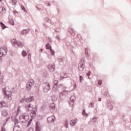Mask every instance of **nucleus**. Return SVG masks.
Returning <instances> with one entry per match:
<instances>
[{
    "label": "nucleus",
    "mask_w": 131,
    "mask_h": 131,
    "mask_svg": "<svg viewBox=\"0 0 131 131\" xmlns=\"http://www.w3.org/2000/svg\"><path fill=\"white\" fill-rule=\"evenodd\" d=\"M33 105L31 104H27L25 105V108L26 109L27 112H30V116L32 119H35L36 116V112L34 111Z\"/></svg>",
    "instance_id": "nucleus-1"
},
{
    "label": "nucleus",
    "mask_w": 131,
    "mask_h": 131,
    "mask_svg": "<svg viewBox=\"0 0 131 131\" xmlns=\"http://www.w3.org/2000/svg\"><path fill=\"white\" fill-rule=\"evenodd\" d=\"M19 119L23 123H26L29 120V116L27 114H23L19 117Z\"/></svg>",
    "instance_id": "nucleus-2"
},
{
    "label": "nucleus",
    "mask_w": 131,
    "mask_h": 131,
    "mask_svg": "<svg viewBox=\"0 0 131 131\" xmlns=\"http://www.w3.org/2000/svg\"><path fill=\"white\" fill-rule=\"evenodd\" d=\"M3 92L4 93V95L5 96V98H7L8 100L11 101L12 100V92L11 91H7V88H5L3 89Z\"/></svg>",
    "instance_id": "nucleus-3"
},
{
    "label": "nucleus",
    "mask_w": 131,
    "mask_h": 131,
    "mask_svg": "<svg viewBox=\"0 0 131 131\" xmlns=\"http://www.w3.org/2000/svg\"><path fill=\"white\" fill-rule=\"evenodd\" d=\"M85 60L84 59H82L78 64V68L79 71H83L84 67H85V63L84 61Z\"/></svg>",
    "instance_id": "nucleus-4"
},
{
    "label": "nucleus",
    "mask_w": 131,
    "mask_h": 131,
    "mask_svg": "<svg viewBox=\"0 0 131 131\" xmlns=\"http://www.w3.org/2000/svg\"><path fill=\"white\" fill-rule=\"evenodd\" d=\"M7 53H8V48H7V47L4 46L0 48V57L6 56Z\"/></svg>",
    "instance_id": "nucleus-5"
},
{
    "label": "nucleus",
    "mask_w": 131,
    "mask_h": 131,
    "mask_svg": "<svg viewBox=\"0 0 131 131\" xmlns=\"http://www.w3.org/2000/svg\"><path fill=\"white\" fill-rule=\"evenodd\" d=\"M43 92H45V93H48V92L51 90V85H50L49 82L43 83Z\"/></svg>",
    "instance_id": "nucleus-6"
},
{
    "label": "nucleus",
    "mask_w": 131,
    "mask_h": 131,
    "mask_svg": "<svg viewBox=\"0 0 131 131\" xmlns=\"http://www.w3.org/2000/svg\"><path fill=\"white\" fill-rule=\"evenodd\" d=\"M32 85H34V81L33 80H29L27 83L26 90L27 91H30Z\"/></svg>",
    "instance_id": "nucleus-7"
},
{
    "label": "nucleus",
    "mask_w": 131,
    "mask_h": 131,
    "mask_svg": "<svg viewBox=\"0 0 131 131\" xmlns=\"http://www.w3.org/2000/svg\"><path fill=\"white\" fill-rule=\"evenodd\" d=\"M75 96H71L70 97V101L69 102V105L70 107H73V105H74V101L75 100Z\"/></svg>",
    "instance_id": "nucleus-8"
},
{
    "label": "nucleus",
    "mask_w": 131,
    "mask_h": 131,
    "mask_svg": "<svg viewBox=\"0 0 131 131\" xmlns=\"http://www.w3.org/2000/svg\"><path fill=\"white\" fill-rule=\"evenodd\" d=\"M46 47L47 50H50L52 56H54V55H55V51L52 49V46H50V43H47Z\"/></svg>",
    "instance_id": "nucleus-9"
},
{
    "label": "nucleus",
    "mask_w": 131,
    "mask_h": 131,
    "mask_svg": "<svg viewBox=\"0 0 131 131\" xmlns=\"http://www.w3.org/2000/svg\"><path fill=\"white\" fill-rule=\"evenodd\" d=\"M56 118H55V116H51L50 117H48L47 118V121L48 123H53L55 121V119Z\"/></svg>",
    "instance_id": "nucleus-10"
},
{
    "label": "nucleus",
    "mask_w": 131,
    "mask_h": 131,
    "mask_svg": "<svg viewBox=\"0 0 131 131\" xmlns=\"http://www.w3.org/2000/svg\"><path fill=\"white\" fill-rule=\"evenodd\" d=\"M25 101L26 102V103L33 102V101H34V97H33V96H30L29 97H25Z\"/></svg>",
    "instance_id": "nucleus-11"
},
{
    "label": "nucleus",
    "mask_w": 131,
    "mask_h": 131,
    "mask_svg": "<svg viewBox=\"0 0 131 131\" xmlns=\"http://www.w3.org/2000/svg\"><path fill=\"white\" fill-rule=\"evenodd\" d=\"M35 129H36V131L41 130V125L40 124V122H36Z\"/></svg>",
    "instance_id": "nucleus-12"
},
{
    "label": "nucleus",
    "mask_w": 131,
    "mask_h": 131,
    "mask_svg": "<svg viewBox=\"0 0 131 131\" xmlns=\"http://www.w3.org/2000/svg\"><path fill=\"white\" fill-rule=\"evenodd\" d=\"M47 68L50 70V72H54V71H55V65L50 64L47 66Z\"/></svg>",
    "instance_id": "nucleus-13"
},
{
    "label": "nucleus",
    "mask_w": 131,
    "mask_h": 131,
    "mask_svg": "<svg viewBox=\"0 0 131 131\" xmlns=\"http://www.w3.org/2000/svg\"><path fill=\"white\" fill-rule=\"evenodd\" d=\"M107 106L110 110H113V105L111 104V101H110V100L107 101Z\"/></svg>",
    "instance_id": "nucleus-14"
},
{
    "label": "nucleus",
    "mask_w": 131,
    "mask_h": 131,
    "mask_svg": "<svg viewBox=\"0 0 131 131\" xmlns=\"http://www.w3.org/2000/svg\"><path fill=\"white\" fill-rule=\"evenodd\" d=\"M76 122H77V119H75L74 120H72L70 123L71 126H75V124H76Z\"/></svg>",
    "instance_id": "nucleus-15"
},
{
    "label": "nucleus",
    "mask_w": 131,
    "mask_h": 131,
    "mask_svg": "<svg viewBox=\"0 0 131 131\" xmlns=\"http://www.w3.org/2000/svg\"><path fill=\"white\" fill-rule=\"evenodd\" d=\"M16 45L18 46V47H19V48H22L23 47H24V44L20 41H16Z\"/></svg>",
    "instance_id": "nucleus-16"
},
{
    "label": "nucleus",
    "mask_w": 131,
    "mask_h": 131,
    "mask_svg": "<svg viewBox=\"0 0 131 131\" xmlns=\"http://www.w3.org/2000/svg\"><path fill=\"white\" fill-rule=\"evenodd\" d=\"M68 32H69L70 34L72 35V36H74V35H75V34L74 33V31H73V29L71 27L68 30Z\"/></svg>",
    "instance_id": "nucleus-17"
},
{
    "label": "nucleus",
    "mask_w": 131,
    "mask_h": 131,
    "mask_svg": "<svg viewBox=\"0 0 131 131\" xmlns=\"http://www.w3.org/2000/svg\"><path fill=\"white\" fill-rule=\"evenodd\" d=\"M66 95V88H64L62 92L59 93V97L61 98V96H65Z\"/></svg>",
    "instance_id": "nucleus-18"
},
{
    "label": "nucleus",
    "mask_w": 131,
    "mask_h": 131,
    "mask_svg": "<svg viewBox=\"0 0 131 131\" xmlns=\"http://www.w3.org/2000/svg\"><path fill=\"white\" fill-rule=\"evenodd\" d=\"M7 106V103L5 101L0 102V108H4Z\"/></svg>",
    "instance_id": "nucleus-19"
},
{
    "label": "nucleus",
    "mask_w": 131,
    "mask_h": 131,
    "mask_svg": "<svg viewBox=\"0 0 131 131\" xmlns=\"http://www.w3.org/2000/svg\"><path fill=\"white\" fill-rule=\"evenodd\" d=\"M49 108L50 109V110L53 111L55 110V103H51L50 106H49Z\"/></svg>",
    "instance_id": "nucleus-20"
},
{
    "label": "nucleus",
    "mask_w": 131,
    "mask_h": 131,
    "mask_svg": "<svg viewBox=\"0 0 131 131\" xmlns=\"http://www.w3.org/2000/svg\"><path fill=\"white\" fill-rule=\"evenodd\" d=\"M15 129L16 130V131H21V128H20V126L19 125H15L13 130H15Z\"/></svg>",
    "instance_id": "nucleus-21"
},
{
    "label": "nucleus",
    "mask_w": 131,
    "mask_h": 131,
    "mask_svg": "<svg viewBox=\"0 0 131 131\" xmlns=\"http://www.w3.org/2000/svg\"><path fill=\"white\" fill-rule=\"evenodd\" d=\"M0 25L3 30L6 29V28H8V27L6 26V25H5L4 23L2 21L0 23Z\"/></svg>",
    "instance_id": "nucleus-22"
},
{
    "label": "nucleus",
    "mask_w": 131,
    "mask_h": 131,
    "mask_svg": "<svg viewBox=\"0 0 131 131\" xmlns=\"http://www.w3.org/2000/svg\"><path fill=\"white\" fill-rule=\"evenodd\" d=\"M0 13H6V8L4 7H0Z\"/></svg>",
    "instance_id": "nucleus-23"
},
{
    "label": "nucleus",
    "mask_w": 131,
    "mask_h": 131,
    "mask_svg": "<svg viewBox=\"0 0 131 131\" xmlns=\"http://www.w3.org/2000/svg\"><path fill=\"white\" fill-rule=\"evenodd\" d=\"M53 91L54 92H58V91H59V89H58V86H57V85H53Z\"/></svg>",
    "instance_id": "nucleus-24"
},
{
    "label": "nucleus",
    "mask_w": 131,
    "mask_h": 131,
    "mask_svg": "<svg viewBox=\"0 0 131 131\" xmlns=\"http://www.w3.org/2000/svg\"><path fill=\"white\" fill-rule=\"evenodd\" d=\"M9 23L10 25H15V23H14V20L12 19H9Z\"/></svg>",
    "instance_id": "nucleus-25"
},
{
    "label": "nucleus",
    "mask_w": 131,
    "mask_h": 131,
    "mask_svg": "<svg viewBox=\"0 0 131 131\" xmlns=\"http://www.w3.org/2000/svg\"><path fill=\"white\" fill-rule=\"evenodd\" d=\"M2 115L3 116H7L8 115V112L6 110L4 111L3 112H2Z\"/></svg>",
    "instance_id": "nucleus-26"
},
{
    "label": "nucleus",
    "mask_w": 131,
    "mask_h": 131,
    "mask_svg": "<svg viewBox=\"0 0 131 131\" xmlns=\"http://www.w3.org/2000/svg\"><path fill=\"white\" fill-rule=\"evenodd\" d=\"M21 54L23 57H26V56H27V53L25 50H23L21 52Z\"/></svg>",
    "instance_id": "nucleus-27"
},
{
    "label": "nucleus",
    "mask_w": 131,
    "mask_h": 131,
    "mask_svg": "<svg viewBox=\"0 0 131 131\" xmlns=\"http://www.w3.org/2000/svg\"><path fill=\"white\" fill-rule=\"evenodd\" d=\"M16 41H17L16 40V39H13L11 40V42L13 46H15L16 45Z\"/></svg>",
    "instance_id": "nucleus-28"
},
{
    "label": "nucleus",
    "mask_w": 131,
    "mask_h": 131,
    "mask_svg": "<svg viewBox=\"0 0 131 131\" xmlns=\"http://www.w3.org/2000/svg\"><path fill=\"white\" fill-rule=\"evenodd\" d=\"M33 119H32L31 118V119H30L29 121L28 122V125H27V126H29L30 125V124H31V121H32V120Z\"/></svg>",
    "instance_id": "nucleus-29"
},
{
    "label": "nucleus",
    "mask_w": 131,
    "mask_h": 131,
    "mask_svg": "<svg viewBox=\"0 0 131 131\" xmlns=\"http://www.w3.org/2000/svg\"><path fill=\"white\" fill-rule=\"evenodd\" d=\"M82 115H84L85 116H88V114L85 113V110H83L82 111Z\"/></svg>",
    "instance_id": "nucleus-30"
},
{
    "label": "nucleus",
    "mask_w": 131,
    "mask_h": 131,
    "mask_svg": "<svg viewBox=\"0 0 131 131\" xmlns=\"http://www.w3.org/2000/svg\"><path fill=\"white\" fill-rule=\"evenodd\" d=\"M53 83H54V85L58 86V80H54L53 82Z\"/></svg>",
    "instance_id": "nucleus-31"
},
{
    "label": "nucleus",
    "mask_w": 131,
    "mask_h": 131,
    "mask_svg": "<svg viewBox=\"0 0 131 131\" xmlns=\"http://www.w3.org/2000/svg\"><path fill=\"white\" fill-rule=\"evenodd\" d=\"M79 80L80 82H82V80H83V78L82 77V76H79Z\"/></svg>",
    "instance_id": "nucleus-32"
},
{
    "label": "nucleus",
    "mask_w": 131,
    "mask_h": 131,
    "mask_svg": "<svg viewBox=\"0 0 131 131\" xmlns=\"http://www.w3.org/2000/svg\"><path fill=\"white\" fill-rule=\"evenodd\" d=\"M21 8L23 10V11H24V12H26V9H25V7H24V6L21 5Z\"/></svg>",
    "instance_id": "nucleus-33"
},
{
    "label": "nucleus",
    "mask_w": 131,
    "mask_h": 131,
    "mask_svg": "<svg viewBox=\"0 0 131 131\" xmlns=\"http://www.w3.org/2000/svg\"><path fill=\"white\" fill-rule=\"evenodd\" d=\"M47 75H48V72L47 71H45L43 73V76L45 77H47Z\"/></svg>",
    "instance_id": "nucleus-34"
},
{
    "label": "nucleus",
    "mask_w": 131,
    "mask_h": 131,
    "mask_svg": "<svg viewBox=\"0 0 131 131\" xmlns=\"http://www.w3.org/2000/svg\"><path fill=\"white\" fill-rule=\"evenodd\" d=\"M45 20L46 21V22H48L49 23L51 22V20H50V19H49L48 17L45 18Z\"/></svg>",
    "instance_id": "nucleus-35"
},
{
    "label": "nucleus",
    "mask_w": 131,
    "mask_h": 131,
    "mask_svg": "<svg viewBox=\"0 0 131 131\" xmlns=\"http://www.w3.org/2000/svg\"><path fill=\"white\" fill-rule=\"evenodd\" d=\"M52 101H56L57 100V97H55V96H52L51 98Z\"/></svg>",
    "instance_id": "nucleus-36"
},
{
    "label": "nucleus",
    "mask_w": 131,
    "mask_h": 131,
    "mask_svg": "<svg viewBox=\"0 0 131 131\" xmlns=\"http://www.w3.org/2000/svg\"><path fill=\"white\" fill-rule=\"evenodd\" d=\"M16 3H17V1H16V0H12V5L15 6V5H16Z\"/></svg>",
    "instance_id": "nucleus-37"
},
{
    "label": "nucleus",
    "mask_w": 131,
    "mask_h": 131,
    "mask_svg": "<svg viewBox=\"0 0 131 131\" xmlns=\"http://www.w3.org/2000/svg\"><path fill=\"white\" fill-rule=\"evenodd\" d=\"M86 74V76H88V78L90 79V75H91V71H89Z\"/></svg>",
    "instance_id": "nucleus-38"
},
{
    "label": "nucleus",
    "mask_w": 131,
    "mask_h": 131,
    "mask_svg": "<svg viewBox=\"0 0 131 131\" xmlns=\"http://www.w3.org/2000/svg\"><path fill=\"white\" fill-rule=\"evenodd\" d=\"M97 117H94L93 118V122H97Z\"/></svg>",
    "instance_id": "nucleus-39"
},
{
    "label": "nucleus",
    "mask_w": 131,
    "mask_h": 131,
    "mask_svg": "<svg viewBox=\"0 0 131 131\" xmlns=\"http://www.w3.org/2000/svg\"><path fill=\"white\" fill-rule=\"evenodd\" d=\"M16 124H18V119H14V125Z\"/></svg>",
    "instance_id": "nucleus-40"
},
{
    "label": "nucleus",
    "mask_w": 131,
    "mask_h": 131,
    "mask_svg": "<svg viewBox=\"0 0 131 131\" xmlns=\"http://www.w3.org/2000/svg\"><path fill=\"white\" fill-rule=\"evenodd\" d=\"M20 34L22 35H23L24 34H26V32H25V30L21 31V32H20Z\"/></svg>",
    "instance_id": "nucleus-41"
},
{
    "label": "nucleus",
    "mask_w": 131,
    "mask_h": 131,
    "mask_svg": "<svg viewBox=\"0 0 131 131\" xmlns=\"http://www.w3.org/2000/svg\"><path fill=\"white\" fill-rule=\"evenodd\" d=\"M85 55H89V50L86 48L85 49Z\"/></svg>",
    "instance_id": "nucleus-42"
},
{
    "label": "nucleus",
    "mask_w": 131,
    "mask_h": 131,
    "mask_svg": "<svg viewBox=\"0 0 131 131\" xmlns=\"http://www.w3.org/2000/svg\"><path fill=\"white\" fill-rule=\"evenodd\" d=\"M25 101V97H24V98L23 99H22L20 100V103H24Z\"/></svg>",
    "instance_id": "nucleus-43"
},
{
    "label": "nucleus",
    "mask_w": 131,
    "mask_h": 131,
    "mask_svg": "<svg viewBox=\"0 0 131 131\" xmlns=\"http://www.w3.org/2000/svg\"><path fill=\"white\" fill-rule=\"evenodd\" d=\"M63 78H66V77L62 76V74L60 75V80H62Z\"/></svg>",
    "instance_id": "nucleus-44"
},
{
    "label": "nucleus",
    "mask_w": 131,
    "mask_h": 131,
    "mask_svg": "<svg viewBox=\"0 0 131 131\" xmlns=\"http://www.w3.org/2000/svg\"><path fill=\"white\" fill-rule=\"evenodd\" d=\"M25 31L26 33H28V32H29V31H30V30L29 29H26V30H25Z\"/></svg>",
    "instance_id": "nucleus-45"
},
{
    "label": "nucleus",
    "mask_w": 131,
    "mask_h": 131,
    "mask_svg": "<svg viewBox=\"0 0 131 131\" xmlns=\"http://www.w3.org/2000/svg\"><path fill=\"white\" fill-rule=\"evenodd\" d=\"M91 107H94V103H90L89 107L91 108Z\"/></svg>",
    "instance_id": "nucleus-46"
},
{
    "label": "nucleus",
    "mask_w": 131,
    "mask_h": 131,
    "mask_svg": "<svg viewBox=\"0 0 131 131\" xmlns=\"http://www.w3.org/2000/svg\"><path fill=\"white\" fill-rule=\"evenodd\" d=\"M56 38L57 39L58 41H60V40H61V38H60V37H59V36H56Z\"/></svg>",
    "instance_id": "nucleus-47"
},
{
    "label": "nucleus",
    "mask_w": 131,
    "mask_h": 131,
    "mask_svg": "<svg viewBox=\"0 0 131 131\" xmlns=\"http://www.w3.org/2000/svg\"><path fill=\"white\" fill-rule=\"evenodd\" d=\"M98 84H99V85H102V81L98 80Z\"/></svg>",
    "instance_id": "nucleus-48"
},
{
    "label": "nucleus",
    "mask_w": 131,
    "mask_h": 131,
    "mask_svg": "<svg viewBox=\"0 0 131 131\" xmlns=\"http://www.w3.org/2000/svg\"><path fill=\"white\" fill-rule=\"evenodd\" d=\"M28 60H30L31 58V55L30 54H28Z\"/></svg>",
    "instance_id": "nucleus-49"
},
{
    "label": "nucleus",
    "mask_w": 131,
    "mask_h": 131,
    "mask_svg": "<svg viewBox=\"0 0 131 131\" xmlns=\"http://www.w3.org/2000/svg\"><path fill=\"white\" fill-rule=\"evenodd\" d=\"M28 131H33V128L32 127H30L28 129Z\"/></svg>",
    "instance_id": "nucleus-50"
},
{
    "label": "nucleus",
    "mask_w": 131,
    "mask_h": 131,
    "mask_svg": "<svg viewBox=\"0 0 131 131\" xmlns=\"http://www.w3.org/2000/svg\"><path fill=\"white\" fill-rule=\"evenodd\" d=\"M1 131H6V128H5V127H2Z\"/></svg>",
    "instance_id": "nucleus-51"
},
{
    "label": "nucleus",
    "mask_w": 131,
    "mask_h": 131,
    "mask_svg": "<svg viewBox=\"0 0 131 131\" xmlns=\"http://www.w3.org/2000/svg\"><path fill=\"white\" fill-rule=\"evenodd\" d=\"M107 95H108V92H105L103 94L104 96H107Z\"/></svg>",
    "instance_id": "nucleus-52"
},
{
    "label": "nucleus",
    "mask_w": 131,
    "mask_h": 131,
    "mask_svg": "<svg viewBox=\"0 0 131 131\" xmlns=\"http://www.w3.org/2000/svg\"><path fill=\"white\" fill-rule=\"evenodd\" d=\"M58 61L59 62H62V61H63V59H61V58H58Z\"/></svg>",
    "instance_id": "nucleus-53"
},
{
    "label": "nucleus",
    "mask_w": 131,
    "mask_h": 131,
    "mask_svg": "<svg viewBox=\"0 0 131 131\" xmlns=\"http://www.w3.org/2000/svg\"><path fill=\"white\" fill-rule=\"evenodd\" d=\"M13 14H14V15H16V14H18V12L17 11H14L13 12Z\"/></svg>",
    "instance_id": "nucleus-54"
},
{
    "label": "nucleus",
    "mask_w": 131,
    "mask_h": 131,
    "mask_svg": "<svg viewBox=\"0 0 131 131\" xmlns=\"http://www.w3.org/2000/svg\"><path fill=\"white\" fill-rule=\"evenodd\" d=\"M36 108H37V106H35V108H33L34 111H35V112L36 111Z\"/></svg>",
    "instance_id": "nucleus-55"
},
{
    "label": "nucleus",
    "mask_w": 131,
    "mask_h": 131,
    "mask_svg": "<svg viewBox=\"0 0 131 131\" xmlns=\"http://www.w3.org/2000/svg\"><path fill=\"white\" fill-rule=\"evenodd\" d=\"M48 40L50 41V42H52V39H51V38H48Z\"/></svg>",
    "instance_id": "nucleus-56"
},
{
    "label": "nucleus",
    "mask_w": 131,
    "mask_h": 131,
    "mask_svg": "<svg viewBox=\"0 0 131 131\" xmlns=\"http://www.w3.org/2000/svg\"><path fill=\"white\" fill-rule=\"evenodd\" d=\"M98 101H99V102H101V101H102V99H101V98H98Z\"/></svg>",
    "instance_id": "nucleus-57"
},
{
    "label": "nucleus",
    "mask_w": 131,
    "mask_h": 131,
    "mask_svg": "<svg viewBox=\"0 0 131 131\" xmlns=\"http://www.w3.org/2000/svg\"><path fill=\"white\" fill-rule=\"evenodd\" d=\"M74 89H76V88H77L76 84L75 83V84H74Z\"/></svg>",
    "instance_id": "nucleus-58"
},
{
    "label": "nucleus",
    "mask_w": 131,
    "mask_h": 131,
    "mask_svg": "<svg viewBox=\"0 0 131 131\" xmlns=\"http://www.w3.org/2000/svg\"><path fill=\"white\" fill-rule=\"evenodd\" d=\"M48 6H49V7H50V6L51 5V3H50L49 2H48Z\"/></svg>",
    "instance_id": "nucleus-59"
},
{
    "label": "nucleus",
    "mask_w": 131,
    "mask_h": 131,
    "mask_svg": "<svg viewBox=\"0 0 131 131\" xmlns=\"http://www.w3.org/2000/svg\"><path fill=\"white\" fill-rule=\"evenodd\" d=\"M55 32H60V31L57 30H55Z\"/></svg>",
    "instance_id": "nucleus-60"
},
{
    "label": "nucleus",
    "mask_w": 131,
    "mask_h": 131,
    "mask_svg": "<svg viewBox=\"0 0 131 131\" xmlns=\"http://www.w3.org/2000/svg\"><path fill=\"white\" fill-rule=\"evenodd\" d=\"M36 9H38V11H39V10H40L37 6H36Z\"/></svg>",
    "instance_id": "nucleus-61"
},
{
    "label": "nucleus",
    "mask_w": 131,
    "mask_h": 131,
    "mask_svg": "<svg viewBox=\"0 0 131 131\" xmlns=\"http://www.w3.org/2000/svg\"><path fill=\"white\" fill-rule=\"evenodd\" d=\"M40 52H42V51H43V50H42V49H41L40 50Z\"/></svg>",
    "instance_id": "nucleus-62"
},
{
    "label": "nucleus",
    "mask_w": 131,
    "mask_h": 131,
    "mask_svg": "<svg viewBox=\"0 0 131 131\" xmlns=\"http://www.w3.org/2000/svg\"><path fill=\"white\" fill-rule=\"evenodd\" d=\"M43 26H45V27H47V26H48L45 25V24H43Z\"/></svg>",
    "instance_id": "nucleus-63"
},
{
    "label": "nucleus",
    "mask_w": 131,
    "mask_h": 131,
    "mask_svg": "<svg viewBox=\"0 0 131 131\" xmlns=\"http://www.w3.org/2000/svg\"><path fill=\"white\" fill-rule=\"evenodd\" d=\"M94 131H98L97 129H94Z\"/></svg>",
    "instance_id": "nucleus-64"
}]
</instances>
